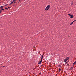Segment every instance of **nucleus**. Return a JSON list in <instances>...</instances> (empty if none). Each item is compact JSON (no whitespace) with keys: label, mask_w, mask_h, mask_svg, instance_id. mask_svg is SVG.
Segmentation results:
<instances>
[{"label":"nucleus","mask_w":76,"mask_h":76,"mask_svg":"<svg viewBox=\"0 0 76 76\" xmlns=\"http://www.w3.org/2000/svg\"><path fill=\"white\" fill-rule=\"evenodd\" d=\"M50 5H48V6L46 7V9H45V10L46 11H47L49 10L50 9Z\"/></svg>","instance_id":"nucleus-1"},{"label":"nucleus","mask_w":76,"mask_h":76,"mask_svg":"<svg viewBox=\"0 0 76 76\" xmlns=\"http://www.w3.org/2000/svg\"><path fill=\"white\" fill-rule=\"evenodd\" d=\"M68 15H69V16H71L70 17V18H73L74 17V16L73 15H71V14H69Z\"/></svg>","instance_id":"nucleus-2"},{"label":"nucleus","mask_w":76,"mask_h":76,"mask_svg":"<svg viewBox=\"0 0 76 76\" xmlns=\"http://www.w3.org/2000/svg\"><path fill=\"white\" fill-rule=\"evenodd\" d=\"M69 59V58L68 57H67L66 58V59H65L64 60V62H66V61H67Z\"/></svg>","instance_id":"nucleus-3"},{"label":"nucleus","mask_w":76,"mask_h":76,"mask_svg":"<svg viewBox=\"0 0 76 76\" xmlns=\"http://www.w3.org/2000/svg\"><path fill=\"white\" fill-rule=\"evenodd\" d=\"M73 69V66H72L70 69H69L70 70H72Z\"/></svg>","instance_id":"nucleus-4"},{"label":"nucleus","mask_w":76,"mask_h":76,"mask_svg":"<svg viewBox=\"0 0 76 76\" xmlns=\"http://www.w3.org/2000/svg\"><path fill=\"white\" fill-rule=\"evenodd\" d=\"M42 61H40L39 62V64H41L42 63Z\"/></svg>","instance_id":"nucleus-5"},{"label":"nucleus","mask_w":76,"mask_h":76,"mask_svg":"<svg viewBox=\"0 0 76 76\" xmlns=\"http://www.w3.org/2000/svg\"><path fill=\"white\" fill-rule=\"evenodd\" d=\"M58 69H59V72H60L61 71V68H58Z\"/></svg>","instance_id":"nucleus-6"},{"label":"nucleus","mask_w":76,"mask_h":76,"mask_svg":"<svg viewBox=\"0 0 76 76\" xmlns=\"http://www.w3.org/2000/svg\"><path fill=\"white\" fill-rule=\"evenodd\" d=\"M43 55L42 56V58H41V61H42V60L43 59Z\"/></svg>","instance_id":"nucleus-7"},{"label":"nucleus","mask_w":76,"mask_h":76,"mask_svg":"<svg viewBox=\"0 0 76 76\" xmlns=\"http://www.w3.org/2000/svg\"><path fill=\"white\" fill-rule=\"evenodd\" d=\"M76 64V61L75 62H74L73 63V65L75 64Z\"/></svg>","instance_id":"nucleus-8"},{"label":"nucleus","mask_w":76,"mask_h":76,"mask_svg":"<svg viewBox=\"0 0 76 76\" xmlns=\"http://www.w3.org/2000/svg\"><path fill=\"white\" fill-rule=\"evenodd\" d=\"M13 2L12 1V2H11L10 4V5H11L12 4H13Z\"/></svg>","instance_id":"nucleus-9"},{"label":"nucleus","mask_w":76,"mask_h":76,"mask_svg":"<svg viewBox=\"0 0 76 76\" xmlns=\"http://www.w3.org/2000/svg\"><path fill=\"white\" fill-rule=\"evenodd\" d=\"M3 7H4L3 6L0 7V9H2V8H3Z\"/></svg>","instance_id":"nucleus-10"},{"label":"nucleus","mask_w":76,"mask_h":76,"mask_svg":"<svg viewBox=\"0 0 76 76\" xmlns=\"http://www.w3.org/2000/svg\"><path fill=\"white\" fill-rule=\"evenodd\" d=\"M74 22V21H73L72 22V23H71V24H70V25H72V24H73V23Z\"/></svg>","instance_id":"nucleus-11"},{"label":"nucleus","mask_w":76,"mask_h":76,"mask_svg":"<svg viewBox=\"0 0 76 76\" xmlns=\"http://www.w3.org/2000/svg\"><path fill=\"white\" fill-rule=\"evenodd\" d=\"M58 67H61V66L60 64L59 65H58Z\"/></svg>","instance_id":"nucleus-12"},{"label":"nucleus","mask_w":76,"mask_h":76,"mask_svg":"<svg viewBox=\"0 0 76 76\" xmlns=\"http://www.w3.org/2000/svg\"><path fill=\"white\" fill-rule=\"evenodd\" d=\"M1 10H4V9H3V8H1Z\"/></svg>","instance_id":"nucleus-13"},{"label":"nucleus","mask_w":76,"mask_h":76,"mask_svg":"<svg viewBox=\"0 0 76 76\" xmlns=\"http://www.w3.org/2000/svg\"><path fill=\"white\" fill-rule=\"evenodd\" d=\"M5 9H6L7 10L8 9V8H7V7H5Z\"/></svg>","instance_id":"nucleus-14"},{"label":"nucleus","mask_w":76,"mask_h":76,"mask_svg":"<svg viewBox=\"0 0 76 76\" xmlns=\"http://www.w3.org/2000/svg\"><path fill=\"white\" fill-rule=\"evenodd\" d=\"M67 63H68L67 61L66 62H65V64H67Z\"/></svg>","instance_id":"nucleus-15"},{"label":"nucleus","mask_w":76,"mask_h":76,"mask_svg":"<svg viewBox=\"0 0 76 76\" xmlns=\"http://www.w3.org/2000/svg\"><path fill=\"white\" fill-rule=\"evenodd\" d=\"M16 1V0H14L13 1L15 2Z\"/></svg>","instance_id":"nucleus-16"},{"label":"nucleus","mask_w":76,"mask_h":76,"mask_svg":"<svg viewBox=\"0 0 76 76\" xmlns=\"http://www.w3.org/2000/svg\"><path fill=\"white\" fill-rule=\"evenodd\" d=\"M76 20H75L73 22H76Z\"/></svg>","instance_id":"nucleus-17"},{"label":"nucleus","mask_w":76,"mask_h":76,"mask_svg":"<svg viewBox=\"0 0 76 76\" xmlns=\"http://www.w3.org/2000/svg\"><path fill=\"white\" fill-rule=\"evenodd\" d=\"M3 67H5V66H3Z\"/></svg>","instance_id":"nucleus-18"},{"label":"nucleus","mask_w":76,"mask_h":76,"mask_svg":"<svg viewBox=\"0 0 76 76\" xmlns=\"http://www.w3.org/2000/svg\"><path fill=\"white\" fill-rule=\"evenodd\" d=\"M2 11V10H0V12H1Z\"/></svg>","instance_id":"nucleus-19"},{"label":"nucleus","mask_w":76,"mask_h":76,"mask_svg":"<svg viewBox=\"0 0 76 76\" xmlns=\"http://www.w3.org/2000/svg\"><path fill=\"white\" fill-rule=\"evenodd\" d=\"M8 8H10V7H8Z\"/></svg>","instance_id":"nucleus-20"},{"label":"nucleus","mask_w":76,"mask_h":76,"mask_svg":"<svg viewBox=\"0 0 76 76\" xmlns=\"http://www.w3.org/2000/svg\"><path fill=\"white\" fill-rule=\"evenodd\" d=\"M14 3V4H15V3H16V2H15Z\"/></svg>","instance_id":"nucleus-21"},{"label":"nucleus","mask_w":76,"mask_h":76,"mask_svg":"<svg viewBox=\"0 0 76 76\" xmlns=\"http://www.w3.org/2000/svg\"><path fill=\"white\" fill-rule=\"evenodd\" d=\"M73 5V3H72V5Z\"/></svg>","instance_id":"nucleus-22"},{"label":"nucleus","mask_w":76,"mask_h":76,"mask_svg":"<svg viewBox=\"0 0 76 76\" xmlns=\"http://www.w3.org/2000/svg\"><path fill=\"white\" fill-rule=\"evenodd\" d=\"M1 13V12H0V13Z\"/></svg>","instance_id":"nucleus-23"},{"label":"nucleus","mask_w":76,"mask_h":76,"mask_svg":"<svg viewBox=\"0 0 76 76\" xmlns=\"http://www.w3.org/2000/svg\"><path fill=\"white\" fill-rule=\"evenodd\" d=\"M43 55H44V54L43 55H42V56H43Z\"/></svg>","instance_id":"nucleus-24"}]
</instances>
